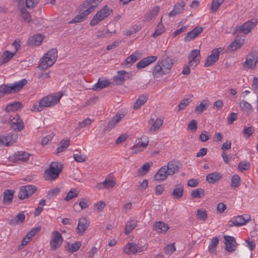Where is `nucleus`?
<instances>
[{
  "instance_id": "nucleus-1",
  "label": "nucleus",
  "mask_w": 258,
  "mask_h": 258,
  "mask_svg": "<svg viewBox=\"0 0 258 258\" xmlns=\"http://www.w3.org/2000/svg\"><path fill=\"white\" fill-rule=\"evenodd\" d=\"M62 96V93L58 92L52 95H49L42 98L38 103L33 104L32 111H41L44 107H51L56 104Z\"/></svg>"
},
{
  "instance_id": "nucleus-2",
  "label": "nucleus",
  "mask_w": 258,
  "mask_h": 258,
  "mask_svg": "<svg viewBox=\"0 0 258 258\" xmlns=\"http://www.w3.org/2000/svg\"><path fill=\"white\" fill-rule=\"evenodd\" d=\"M102 0H86L80 9V14L77 15L71 23H79L84 21L86 16L93 12L98 3Z\"/></svg>"
},
{
  "instance_id": "nucleus-3",
  "label": "nucleus",
  "mask_w": 258,
  "mask_h": 258,
  "mask_svg": "<svg viewBox=\"0 0 258 258\" xmlns=\"http://www.w3.org/2000/svg\"><path fill=\"white\" fill-rule=\"evenodd\" d=\"M27 83V81L23 79L11 84H3L0 86V97L5 94L17 92L21 90Z\"/></svg>"
},
{
  "instance_id": "nucleus-4",
  "label": "nucleus",
  "mask_w": 258,
  "mask_h": 258,
  "mask_svg": "<svg viewBox=\"0 0 258 258\" xmlns=\"http://www.w3.org/2000/svg\"><path fill=\"white\" fill-rule=\"evenodd\" d=\"M57 57V51L56 49L52 48L50 49L41 59L38 67L39 69L41 70H47L54 63Z\"/></svg>"
},
{
  "instance_id": "nucleus-5",
  "label": "nucleus",
  "mask_w": 258,
  "mask_h": 258,
  "mask_svg": "<svg viewBox=\"0 0 258 258\" xmlns=\"http://www.w3.org/2000/svg\"><path fill=\"white\" fill-rule=\"evenodd\" d=\"M62 170V166L57 162L51 163L48 169L45 170L44 178L46 180L52 181L58 177Z\"/></svg>"
},
{
  "instance_id": "nucleus-6",
  "label": "nucleus",
  "mask_w": 258,
  "mask_h": 258,
  "mask_svg": "<svg viewBox=\"0 0 258 258\" xmlns=\"http://www.w3.org/2000/svg\"><path fill=\"white\" fill-rule=\"evenodd\" d=\"M8 122L11 128L15 132H20L24 128V123L17 113H15L13 115H10Z\"/></svg>"
},
{
  "instance_id": "nucleus-7",
  "label": "nucleus",
  "mask_w": 258,
  "mask_h": 258,
  "mask_svg": "<svg viewBox=\"0 0 258 258\" xmlns=\"http://www.w3.org/2000/svg\"><path fill=\"white\" fill-rule=\"evenodd\" d=\"M112 12V10L109 8L107 6H104L103 8L93 17L91 20L90 24L92 26H95L101 21L104 20Z\"/></svg>"
},
{
  "instance_id": "nucleus-8",
  "label": "nucleus",
  "mask_w": 258,
  "mask_h": 258,
  "mask_svg": "<svg viewBox=\"0 0 258 258\" xmlns=\"http://www.w3.org/2000/svg\"><path fill=\"white\" fill-rule=\"evenodd\" d=\"M258 62V53L253 50L249 52L245 57V61L243 66L248 70H253Z\"/></svg>"
},
{
  "instance_id": "nucleus-9",
  "label": "nucleus",
  "mask_w": 258,
  "mask_h": 258,
  "mask_svg": "<svg viewBox=\"0 0 258 258\" xmlns=\"http://www.w3.org/2000/svg\"><path fill=\"white\" fill-rule=\"evenodd\" d=\"M257 21L255 19L249 20L240 26L235 27V32L246 35L257 25Z\"/></svg>"
},
{
  "instance_id": "nucleus-10",
  "label": "nucleus",
  "mask_w": 258,
  "mask_h": 258,
  "mask_svg": "<svg viewBox=\"0 0 258 258\" xmlns=\"http://www.w3.org/2000/svg\"><path fill=\"white\" fill-rule=\"evenodd\" d=\"M37 190V187L33 185H26L21 187L19 191L18 198L21 200L28 198Z\"/></svg>"
},
{
  "instance_id": "nucleus-11",
  "label": "nucleus",
  "mask_w": 258,
  "mask_h": 258,
  "mask_svg": "<svg viewBox=\"0 0 258 258\" xmlns=\"http://www.w3.org/2000/svg\"><path fill=\"white\" fill-rule=\"evenodd\" d=\"M146 249L147 247L145 245L142 246L135 243L131 242L126 244L122 248V250L125 253L130 254L142 252Z\"/></svg>"
},
{
  "instance_id": "nucleus-12",
  "label": "nucleus",
  "mask_w": 258,
  "mask_h": 258,
  "mask_svg": "<svg viewBox=\"0 0 258 258\" xmlns=\"http://www.w3.org/2000/svg\"><path fill=\"white\" fill-rule=\"evenodd\" d=\"M250 219V216L249 215L245 214L243 215H239L236 217H233L229 222L232 224H229V226L231 227L235 226L239 227L246 224Z\"/></svg>"
},
{
  "instance_id": "nucleus-13",
  "label": "nucleus",
  "mask_w": 258,
  "mask_h": 258,
  "mask_svg": "<svg viewBox=\"0 0 258 258\" xmlns=\"http://www.w3.org/2000/svg\"><path fill=\"white\" fill-rule=\"evenodd\" d=\"M201 58L200 51L198 49L192 50L188 56V65L194 68L199 63Z\"/></svg>"
},
{
  "instance_id": "nucleus-14",
  "label": "nucleus",
  "mask_w": 258,
  "mask_h": 258,
  "mask_svg": "<svg viewBox=\"0 0 258 258\" xmlns=\"http://www.w3.org/2000/svg\"><path fill=\"white\" fill-rule=\"evenodd\" d=\"M53 237L50 241V246L53 249H56L60 247L62 242L63 238L61 234L57 231L52 232Z\"/></svg>"
},
{
  "instance_id": "nucleus-15",
  "label": "nucleus",
  "mask_w": 258,
  "mask_h": 258,
  "mask_svg": "<svg viewBox=\"0 0 258 258\" xmlns=\"http://www.w3.org/2000/svg\"><path fill=\"white\" fill-rule=\"evenodd\" d=\"M219 49L215 48L212 50L211 55L207 57L204 65L205 67H210L218 60L220 55Z\"/></svg>"
},
{
  "instance_id": "nucleus-16",
  "label": "nucleus",
  "mask_w": 258,
  "mask_h": 258,
  "mask_svg": "<svg viewBox=\"0 0 258 258\" xmlns=\"http://www.w3.org/2000/svg\"><path fill=\"white\" fill-rule=\"evenodd\" d=\"M124 116L125 114L123 113L118 112L115 116L113 117L111 120L110 121L108 124L104 127V131H109L114 128Z\"/></svg>"
},
{
  "instance_id": "nucleus-17",
  "label": "nucleus",
  "mask_w": 258,
  "mask_h": 258,
  "mask_svg": "<svg viewBox=\"0 0 258 258\" xmlns=\"http://www.w3.org/2000/svg\"><path fill=\"white\" fill-rule=\"evenodd\" d=\"M17 136L10 133L6 137L0 136V145L9 146L16 142Z\"/></svg>"
},
{
  "instance_id": "nucleus-18",
  "label": "nucleus",
  "mask_w": 258,
  "mask_h": 258,
  "mask_svg": "<svg viewBox=\"0 0 258 258\" xmlns=\"http://www.w3.org/2000/svg\"><path fill=\"white\" fill-rule=\"evenodd\" d=\"M203 31L202 27H196L193 30L186 33L184 40L185 42L190 41L199 36Z\"/></svg>"
},
{
  "instance_id": "nucleus-19",
  "label": "nucleus",
  "mask_w": 258,
  "mask_h": 258,
  "mask_svg": "<svg viewBox=\"0 0 258 258\" xmlns=\"http://www.w3.org/2000/svg\"><path fill=\"white\" fill-rule=\"evenodd\" d=\"M89 224V222L86 218H80L76 228V232L79 234H82L88 229Z\"/></svg>"
},
{
  "instance_id": "nucleus-20",
  "label": "nucleus",
  "mask_w": 258,
  "mask_h": 258,
  "mask_svg": "<svg viewBox=\"0 0 258 258\" xmlns=\"http://www.w3.org/2000/svg\"><path fill=\"white\" fill-rule=\"evenodd\" d=\"M157 59V56L155 55L148 56L143 58L137 64V68L138 69H143L151 63L155 62Z\"/></svg>"
},
{
  "instance_id": "nucleus-21",
  "label": "nucleus",
  "mask_w": 258,
  "mask_h": 258,
  "mask_svg": "<svg viewBox=\"0 0 258 258\" xmlns=\"http://www.w3.org/2000/svg\"><path fill=\"white\" fill-rule=\"evenodd\" d=\"M225 248L228 252H233L236 248L237 243L235 238L230 236H225Z\"/></svg>"
},
{
  "instance_id": "nucleus-22",
  "label": "nucleus",
  "mask_w": 258,
  "mask_h": 258,
  "mask_svg": "<svg viewBox=\"0 0 258 258\" xmlns=\"http://www.w3.org/2000/svg\"><path fill=\"white\" fill-rule=\"evenodd\" d=\"M166 169L169 176H172L179 171V163L177 161L172 160L167 163Z\"/></svg>"
},
{
  "instance_id": "nucleus-23",
  "label": "nucleus",
  "mask_w": 258,
  "mask_h": 258,
  "mask_svg": "<svg viewBox=\"0 0 258 258\" xmlns=\"http://www.w3.org/2000/svg\"><path fill=\"white\" fill-rule=\"evenodd\" d=\"M152 73L154 78H160L163 75L168 74L158 61L154 66Z\"/></svg>"
},
{
  "instance_id": "nucleus-24",
  "label": "nucleus",
  "mask_w": 258,
  "mask_h": 258,
  "mask_svg": "<svg viewBox=\"0 0 258 258\" xmlns=\"http://www.w3.org/2000/svg\"><path fill=\"white\" fill-rule=\"evenodd\" d=\"M168 176L169 175L166 169V166H163L159 169L154 175V178L155 180L164 181Z\"/></svg>"
},
{
  "instance_id": "nucleus-25",
  "label": "nucleus",
  "mask_w": 258,
  "mask_h": 258,
  "mask_svg": "<svg viewBox=\"0 0 258 258\" xmlns=\"http://www.w3.org/2000/svg\"><path fill=\"white\" fill-rule=\"evenodd\" d=\"M129 78L128 73L125 71H119L117 75L114 76L113 80L117 85L121 84L122 82Z\"/></svg>"
},
{
  "instance_id": "nucleus-26",
  "label": "nucleus",
  "mask_w": 258,
  "mask_h": 258,
  "mask_svg": "<svg viewBox=\"0 0 258 258\" xmlns=\"http://www.w3.org/2000/svg\"><path fill=\"white\" fill-rule=\"evenodd\" d=\"M185 5V3L184 1H181L178 2L174 6L173 10L169 13V16L174 17L181 13L183 11Z\"/></svg>"
},
{
  "instance_id": "nucleus-27",
  "label": "nucleus",
  "mask_w": 258,
  "mask_h": 258,
  "mask_svg": "<svg viewBox=\"0 0 258 258\" xmlns=\"http://www.w3.org/2000/svg\"><path fill=\"white\" fill-rule=\"evenodd\" d=\"M169 228L168 225L163 221L156 222L153 225V230L157 233H165Z\"/></svg>"
},
{
  "instance_id": "nucleus-28",
  "label": "nucleus",
  "mask_w": 258,
  "mask_h": 258,
  "mask_svg": "<svg viewBox=\"0 0 258 258\" xmlns=\"http://www.w3.org/2000/svg\"><path fill=\"white\" fill-rule=\"evenodd\" d=\"M153 123L152 125L150 128V132H155L158 130L163 123V119L161 118L158 117L156 120L153 118H151L149 120V123Z\"/></svg>"
},
{
  "instance_id": "nucleus-29",
  "label": "nucleus",
  "mask_w": 258,
  "mask_h": 258,
  "mask_svg": "<svg viewBox=\"0 0 258 258\" xmlns=\"http://www.w3.org/2000/svg\"><path fill=\"white\" fill-rule=\"evenodd\" d=\"M222 177V174L218 172H214L209 174L206 176V180L211 184L218 181Z\"/></svg>"
},
{
  "instance_id": "nucleus-30",
  "label": "nucleus",
  "mask_w": 258,
  "mask_h": 258,
  "mask_svg": "<svg viewBox=\"0 0 258 258\" xmlns=\"http://www.w3.org/2000/svg\"><path fill=\"white\" fill-rule=\"evenodd\" d=\"M158 61L163 67L164 70H165L168 73H169L171 68L173 64L172 59L169 57H166L161 60H159Z\"/></svg>"
},
{
  "instance_id": "nucleus-31",
  "label": "nucleus",
  "mask_w": 258,
  "mask_h": 258,
  "mask_svg": "<svg viewBox=\"0 0 258 258\" xmlns=\"http://www.w3.org/2000/svg\"><path fill=\"white\" fill-rule=\"evenodd\" d=\"M184 188L182 184H176L174 185L172 196L174 199H179L183 195Z\"/></svg>"
},
{
  "instance_id": "nucleus-32",
  "label": "nucleus",
  "mask_w": 258,
  "mask_h": 258,
  "mask_svg": "<svg viewBox=\"0 0 258 258\" xmlns=\"http://www.w3.org/2000/svg\"><path fill=\"white\" fill-rule=\"evenodd\" d=\"M110 84V82L107 79H99L98 82L92 87V89L94 91L100 90L109 86Z\"/></svg>"
},
{
  "instance_id": "nucleus-33",
  "label": "nucleus",
  "mask_w": 258,
  "mask_h": 258,
  "mask_svg": "<svg viewBox=\"0 0 258 258\" xmlns=\"http://www.w3.org/2000/svg\"><path fill=\"white\" fill-rule=\"evenodd\" d=\"M25 216L24 212H21L17 214L15 218H13L9 221L10 225H18L24 222Z\"/></svg>"
},
{
  "instance_id": "nucleus-34",
  "label": "nucleus",
  "mask_w": 258,
  "mask_h": 258,
  "mask_svg": "<svg viewBox=\"0 0 258 258\" xmlns=\"http://www.w3.org/2000/svg\"><path fill=\"white\" fill-rule=\"evenodd\" d=\"M43 38L42 34L35 35L29 39V43L32 46H39L41 43Z\"/></svg>"
},
{
  "instance_id": "nucleus-35",
  "label": "nucleus",
  "mask_w": 258,
  "mask_h": 258,
  "mask_svg": "<svg viewBox=\"0 0 258 258\" xmlns=\"http://www.w3.org/2000/svg\"><path fill=\"white\" fill-rule=\"evenodd\" d=\"M14 191L13 190L7 189L4 192L3 202L4 204H10L14 198Z\"/></svg>"
},
{
  "instance_id": "nucleus-36",
  "label": "nucleus",
  "mask_w": 258,
  "mask_h": 258,
  "mask_svg": "<svg viewBox=\"0 0 258 258\" xmlns=\"http://www.w3.org/2000/svg\"><path fill=\"white\" fill-rule=\"evenodd\" d=\"M160 8L159 6L153 7L149 13L146 14L144 18L145 22H148L152 20L154 17L157 16L159 12Z\"/></svg>"
},
{
  "instance_id": "nucleus-37",
  "label": "nucleus",
  "mask_w": 258,
  "mask_h": 258,
  "mask_svg": "<svg viewBox=\"0 0 258 258\" xmlns=\"http://www.w3.org/2000/svg\"><path fill=\"white\" fill-rule=\"evenodd\" d=\"M115 184V182L112 180L105 179L103 182L97 184L96 187L99 189L109 188L113 187Z\"/></svg>"
},
{
  "instance_id": "nucleus-38",
  "label": "nucleus",
  "mask_w": 258,
  "mask_h": 258,
  "mask_svg": "<svg viewBox=\"0 0 258 258\" xmlns=\"http://www.w3.org/2000/svg\"><path fill=\"white\" fill-rule=\"evenodd\" d=\"M22 105L20 102H14L7 105L5 108V110L7 112L15 111L21 108Z\"/></svg>"
},
{
  "instance_id": "nucleus-39",
  "label": "nucleus",
  "mask_w": 258,
  "mask_h": 258,
  "mask_svg": "<svg viewBox=\"0 0 258 258\" xmlns=\"http://www.w3.org/2000/svg\"><path fill=\"white\" fill-rule=\"evenodd\" d=\"M243 39H235L228 46V49L230 51H234L241 47L243 44Z\"/></svg>"
},
{
  "instance_id": "nucleus-40",
  "label": "nucleus",
  "mask_w": 258,
  "mask_h": 258,
  "mask_svg": "<svg viewBox=\"0 0 258 258\" xmlns=\"http://www.w3.org/2000/svg\"><path fill=\"white\" fill-rule=\"evenodd\" d=\"M81 245L82 243L81 241H76L72 244L68 243L67 247H66V249L68 252L73 253L77 251Z\"/></svg>"
},
{
  "instance_id": "nucleus-41",
  "label": "nucleus",
  "mask_w": 258,
  "mask_h": 258,
  "mask_svg": "<svg viewBox=\"0 0 258 258\" xmlns=\"http://www.w3.org/2000/svg\"><path fill=\"white\" fill-rule=\"evenodd\" d=\"M147 100L148 97L147 96L144 95L140 96L134 104V109H138L140 108L141 106H142L147 101Z\"/></svg>"
},
{
  "instance_id": "nucleus-42",
  "label": "nucleus",
  "mask_w": 258,
  "mask_h": 258,
  "mask_svg": "<svg viewBox=\"0 0 258 258\" xmlns=\"http://www.w3.org/2000/svg\"><path fill=\"white\" fill-rule=\"evenodd\" d=\"M209 105L208 100H204L201 102V103L198 105L195 109V112L197 113H201L204 111L206 110Z\"/></svg>"
},
{
  "instance_id": "nucleus-43",
  "label": "nucleus",
  "mask_w": 258,
  "mask_h": 258,
  "mask_svg": "<svg viewBox=\"0 0 258 258\" xmlns=\"http://www.w3.org/2000/svg\"><path fill=\"white\" fill-rule=\"evenodd\" d=\"M139 53L136 51L130 56H128L125 60L124 61L123 63L125 65H128L129 64H132L135 63L139 58Z\"/></svg>"
},
{
  "instance_id": "nucleus-44",
  "label": "nucleus",
  "mask_w": 258,
  "mask_h": 258,
  "mask_svg": "<svg viewBox=\"0 0 258 258\" xmlns=\"http://www.w3.org/2000/svg\"><path fill=\"white\" fill-rule=\"evenodd\" d=\"M30 156V154L24 151H18L16 153V158L23 162L28 161Z\"/></svg>"
},
{
  "instance_id": "nucleus-45",
  "label": "nucleus",
  "mask_w": 258,
  "mask_h": 258,
  "mask_svg": "<svg viewBox=\"0 0 258 258\" xmlns=\"http://www.w3.org/2000/svg\"><path fill=\"white\" fill-rule=\"evenodd\" d=\"M137 221L131 220L126 223L125 225L124 233L126 235H128L131 231L137 226Z\"/></svg>"
},
{
  "instance_id": "nucleus-46",
  "label": "nucleus",
  "mask_w": 258,
  "mask_h": 258,
  "mask_svg": "<svg viewBox=\"0 0 258 258\" xmlns=\"http://www.w3.org/2000/svg\"><path fill=\"white\" fill-rule=\"evenodd\" d=\"M152 163L149 164V163H145L138 170L137 174L138 176H144L146 175L149 171Z\"/></svg>"
},
{
  "instance_id": "nucleus-47",
  "label": "nucleus",
  "mask_w": 258,
  "mask_h": 258,
  "mask_svg": "<svg viewBox=\"0 0 258 258\" xmlns=\"http://www.w3.org/2000/svg\"><path fill=\"white\" fill-rule=\"evenodd\" d=\"M21 16L24 19V21L26 23H30L32 20L31 16L28 11L25 8H22L20 10Z\"/></svg>"
},
{
  "instance_id": "nucleus-48",
  "label": "nucleus",
  "mask_w": 258,
  "mask_h": 258,
  "mask_svg": "<svg viewBox=\"0 0 258 258\" xmlns=\"http://www.w3.org/2000/svg\"><path fill=\"white\" fill-rule=\"evenodd\" d=\"M165 31V28L162 22V18L161 19L160 22L158 23L157 26V28L153 34L152 36L154 38L161 35Z\"/></svg>"
},
{
  "instance_id": "nucleus-49",
  "label": "nucleus",
  "mask_w": 258,
  "mask_h": 258,
  "mask_svg": "<svg viewBox=\"0 0 258 258\" xmlns=\"http://www.w3.org/2000/svg\"><path fill=\"white\" fill-rule=\"evenodd\" d=\"M15 54L16 52H11L8 50L5 51L2 56L3 59L2 64L8 62Z\"/></svg>"
},
{
  "instance_id": "nucleus-50",
  "label": "nucleus",
  "mask_w": 258,
  "mask_h": 258,
  "mask_svg": "<svg viewBox=\"0 0 258 258\" xmlns=\"http://www.w3.org/2000/svg\"><path fill=\"white\" fill-rule=\"evenodd\" d=\"M70 140H62L61 141L57 148V153H61L64 151L69 146Z\"/></svg>"
},
{
  "instance_id": "nucleus-51",
  "label": "nucleus",
  "mask_w": 258,
  "mask_h": 258,
  "mask_svg": "<svg viewBox=\"0 0 258 258\" xmlns=\"http://www.w3.org/2000/svg\"><path fill=\"white\" fill-rule=\"evenodd\" d=\"M218 238L217 237H213L211 239L210 244L209 245V251L211 253L214 252L218 246Z\"/></svg>"
},
{
  "instance_id": "nucleus-52",
  "label": "nucleus",
  "mask_w": 258,
  "mask_h": 258,
  "mask_svg": "<svg viewBox=\"0 0 258 258\" xmlns=\"http://www.w3.org/2000/svg\"><path fill=\"white\" fill-rule=\"evenodd\" d=\"M197 217L198 219L203 221H205L208 219V214L205 209H198L197 210Z\"/></svg>"
},
{
  "instance_id": "nucleus-53",
  "label": "nucleus",
  "mask_w": 258,
  "mask_h": 258,
  "mask_svg": "<svg viewBox=\"0 0 258 258\" xmlns=\"http://www.w3.org/2000/svg\"><path fill=\"white\" fill-rule=\"evenodd\" d=\"M240 178L237 174H234L231 178V186L233 188H237L240 185Z\"/></svg>"
},
{
  "instance_id": "nucleus-54",
  "label": "nucleus",
  "mask_w": 258,
  "mask_h": 258,
  "mask_svg": "<svg viewBox=\"0 0 258 258\" xmlns=\"http://www.w3.org/2000/svg\"><path fill=\"white\" fill-rule=\"evenodd\" d=\"M191 195L193 198H201L205 195V190L203 188H199L193 190L191 193Z\"/></svg>"
},
{
  "instance_id": "nucleus-55",
  "label": "nucleus",
  "mask_w": 258,
  "mask_h": 258,
  "mask_svg": "<svg viewBox=\"0 0 258 258\" xmlns=\"http://www.w3.org/2000/svg\"><path fill=\"white\" fill-rule=\"evenodd\" d=\"M74 158L77 162H83L86 161V157L83 154H81L80 152H77L74 154Z\"/></svg>"
},
{
  "instance_id": "nucleus-56",
  "label": "nucleus",
  "mask_w": 258,
  "mask_h": 258,
  "mask_svg": "<svg viewBox=\"0 0 258 258\" xmlns=\"http://www.w3.org/2000/svg\"><path fill=\"white\" fill-rule=\"evenodd\" d=\"M224 0H213L211 6V9L213 12H216Z\"/></svg>"
},
{
  "instance_id": "nucleus-57",
  "label": "nucleus",
  "mask_w": 258,
  "mask_h": 258,
  "mask_svg": "<svg viewBox=\"0 0 258 258\" xmlns=\"http://www.w3.org/2000/svg\"><path fill=\"white\" fill-rule=\"evenodd\" d=\"M250 165L249 162L246 161H242L240 162L238 165V169L241 172L248 170L250 168Z\"/></svg>"
},
{
  "instance_id": "nucleus-58",
  "label": "nucleus",
  "mask_w": 258,
  "mask_h": 258,
  "mask_svg": "<svg viewBox=\"0 0 258 258\" xmlns=\"http://www.w3.org/2000/svg\"><path fill=\"white\" fill-rule=\"evenodd\" d=\"M60 192V189L58 187L52 188L48 191L46 197L49 199H52L54 196H56Z\"/></svg>"
},
{
  "instance_id": "nucleus-59",
  "label": "nucleus",
  "mask_w": 258,
  "mask_h": 258,
  "mask_svg": "<svg viewBox=\"0 0 258 258\" xmlns=\"http://www.w3.org/2000/svg\"><path fill=\"white\" fill-rule=\"evenodd\" d=\"M78 196V192L75 190L71 189L67 195L64 198V200L67 202L70 201L74 198Z\"/></svg>"
},
{
  "instance_id": "nucleus-60",
  "label": "nucleus",
  "mask_w": 258,
  "mask_h": 258,
  "mask_svg": "<svg viewBox=\"0 0 258 258\" xmlns=\"http://www.w3.org/2000/svg\"><path fill=\"white\" fill-rule=\"evenodd\" d=\"M239 105L242 110L248 111L252 109L250 104L245 100L241 101Z\"/></svg>"
},
{
  "instance_id": "nucleus-61",
  "label": "nucleus",
  "mask_w": 258,
  "mask_h": 258,
  "mask_svg": "<svg viewBox=\"0 0 258 258\" xmlns=\"http://www.w3.org/2000/svg\"><path fill=\"white\" fill-rule=\"evenodd\" d=\"M176 250V248L174 246V244L172 243L167 245L164 249V252L166 254H172Z\"/></svg>"
},
{
  "instance_id": "nucleus-62",
  "label": "nucleus",
  "mask_w": 258,
  "mask_h": 258,
  "mask_svg": "<svg viewBox=\"0 0 258 258\" xmlns=\"http://www.w3.org/2000/svg\"><path fill=\"white\" fill-rule=\"evenodd\" d=\"M190 101L191 100L188 98H185L182 99L180 104L178 105V111H179L181 110H183L185 107L189 104Z\"/></svg>"
},
{
  "instance_id": "nucleus-63",
  "label": "nucleus",
  "mask_w": 258,
  "mask_h": 258,
  "mask_svg": "<svg viewBox=\"0 0 258 258\" xmlns=\"http://www.w3.org/2000/svg\"><path fill=\"white\" fill-rule=\"evenodd\" d=\"M197 121L195 119L191 120L187 125V129L192 133L195 132L197 130Z\"/></svg>"
},
{
  "instance_id": "nucleus-64",
  "label": "nucleus",
  "mask_w": 258,
  "mask_h": 258,
  "mask_svg": "<svg viewBox=\"0 0 258 258\" xmlns=\"http://www.w3.org/2000/svg\"><path fill=\"white\" fill-rule=\"evenodd\" d=\"M210 137L211 135L207 131H204L202 132L200 135L199 138L202 142H205L209 140L210 139Z\"/></svg>"
}]
</instances>
